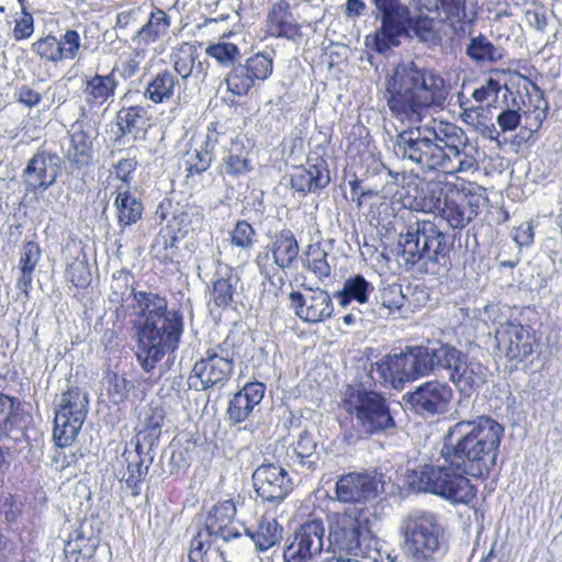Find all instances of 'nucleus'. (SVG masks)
Segmentation results:
<instances>
[{
  "mask_svg": "<svg viewBox=\"0 0 562 562\" xmlns=\"http://www.w3.org/2000/svg\"><path fill=\"white\" fill-rule=\"evenodd\" d=\"M387 105L392 114L411 126L393 143L394 155L423 170L457 175L479 169L477 148L469 147L464 131L453 123L430 117L431 105L447 97L445 80L414 61L400 64L386 82Z\"/></svg>",
  "mask_w": 562,
  "mask_h": 562,
  "instance_id": "1",
  "label": "nucleus"
},
{
  "mask_svg": "<svg viewBox=\"0 0 562 562\" xmlns=\"http://www.w3.org/2000/svg\"><path fill=\"white\" fill-rule=\"evenodd\" d=\"M504 427L490 416L461 419L448 428L438 464L413 470L408 482L453 504H469L476 488L467 477L487 476L496 464Z\"/></svg>",
  "mask_w": 562,
  "mask_h": 562,
  "instance_id": "2",
  "label": "nucleus"
},
{
  "mask_svg": "<svg viewBox=\"0 0 562 562\" xmlns=\"http://www.w3.org/2000/svg\"><path fill=\"white\" fill-rule=\"evenodd\" d=\"M440 371L447 372L462 394H470L482 386L487 376V369L481 362L447 344L435 348L407 347L401 353L389 355L378 361L371 374L379 383L401 390L407 382Z\"/></svg>",
  "mask_w": 562,
  "mask_h": 562,
  "instance_id": "3",
  "label": "nucleus"
},
{
  "mask_svg": "<svg viewBox=\"0 0 562 562\" xmlns=\"http://www.w3.org/2000/svg\"><path fill=\"white\" fill-rule=\"evenodd\" d=\"M397 257L405 269L422 263L445 265L449 248L447 235L430 221H417L406 226L397 239Z\"/></svg>",
  "mask_w": 562,
  "mask_h": 562,
  "instance_id": "4",
  "label": "nucleus"
},
{
  "mask_svg": "<svg viewBox=\"0 0 562 562\" xmlns=\"http://www.w3.org/2000/svg\"><path fill=\"white\" fill-rule=\"evenodd\" d=\"M137 334L136 357L149 372L167 352H173L183 331L182 316L177 312L150 322H135Z\"/></svg>",
  "mask_w": 562,
  "mask_h": 562,
  "instance_id": "5",
  "label": "nucleus"
},
{
  "mask_svg": "<svg viewBox=\"0 0 562 562\" xmlns=\"http://www.w3.org/2000/svg\"><path fill=\"white\" fill-rule=\"evenodd\" d=\"M400 531L403 536L404 553L422 561L430 559L439 551L445 529L437 514L415 509L402 519Z\"/></svg>",
  "mask_w": 562,
  "mask_h": 562,
  "instance_id": "6",
  "label": "nucleus"
},
{
  "mask_svg": "<svg viewBox=\"0 0 562 562\" xmlns=\"http://www.w3.org/2000/svg\"><path fill=\"white\" fill-rule=\"evenodd\" d=\"M417 11L413 24L414 35L423 43L436 44L439 40L436 23L454 26L467 16L464 0H412Z\"/></svg>",
  "mask_w": 562,
  "mask_h": 562,
  "instance_id": "7",
  "label": "nucleus"
},
{
  "mask_svg": "<svg viewBox=\"0 0 562 562\" xmlns=\"http://www.w3.org/2000/svg\"><path fill=\"white\" fill-rule=\"evenodd\" d=\"M344 407L366 434H379L395 427L385 400L376 392H351Z\"/></svg>",
  "mask_w": 562,
  "mask_h": 562,
  "instance_id": "8",
  "label": "nucleus"
},
{
  "mask_svg": "<svg viewBox=\"0 0 562 562\" xmlns=\"http://www.w3.org/2000/svg\"><path fill=\"white\" fill-rule=\"evenodd\" d=\"M328 540L335 550L358 555L371 538L369 518L356 508L334 513L328 520Z\"/></svg>",
  "mask_w": 562,
  "mask_h": 562,
  "instance_id": "9",
  "label": "nucleus"
},
{
  "mask_svg": "<svg viewBox=\"0 0 562 562\" xmlns=\"http://www.w3.org/2000/svg\"><path fill=\"white\" fill-rule=\"evenodd\" d=\"M130 273L121 271L120 278H115L112 284V302H120V308L124 313H130L132 316H136L135 322H150L156 321L170 314L167 310V302L165 297L154 292L135 291L130 289L128 279Z\"/></svg>",
  "mask_w": 562,
  "mask_h": 562,
  "instance_id": "10",
  "label": "nucleus"
},
{
  "mask_svg": "<svg viewBox=\"0 0 562 562\" xmlns=\"http://www.w3.org/2000/svg\"><path fill=\"white\" fill-rule=\"evenodd\" d=\"M88 405V394L77 386H70L61 393L54 419L57 446L67 447L76 439L86 420Z\"/></svg>",
  "mask_w": 562,
  "mask_h": 562,
  "instance_id": "11",
  "label": "nucleus"
},
{
  "mask_svg": "<svg viewBox=\"0 0 562 562\" xmlns=\"http://www.w3.org/2000/svg\"><path fill=\"white\" fill-rule=\"evenodd\" d=\"M233 370V351L224 345H214L194 363L188 385L196 391L223 386L231 379Z\"/></svg>",
  "mask_w": 562,
  "mask_h": 562,
  "instance_id": "12",
  "label": "nucleus"
},
{
  "mask_svg": "<svg viewBox=\"0 0 562 562\" xmlns=\"http://www.w3.org/2000/svg\"><path fill=\"white\" fill-rule=\"evenodd\" d=\"M381 12V27L375 33L374 44L379 53H385L393 46H398L401 38L412 36L415 18L409 16V10L398 0H373Z\"/></svg>",
  "mask_w": 562,
  "mask_h": 562,
  "instance_id": "13",
  "label": "nucleus"
},
{
  "mask_svg": "<svg viewBox=\"0 0 562 562\" xmlns=\"http://www.w3.org/2000/svg\"><path fill=\"white\" fill-rule=\"evenodd\" d=\"M325 524L311 516L299 525L293 540L283 552V562H314L323 551Z\"/></svg>",
  "mask_w": 562,
  "mask_h": 562,
  "instance_id": "14",
  "label": "nucleus"
},
{
  "mask_svg": "<svg viewBox=\"0 0 562 562\" xmlns=\"http://www.w3.org/2000/svg\"><path fill=\"white\" fill-rule=\"evenodd\" d=\"M300 252L299 243L289 229L274 235L269 250L258 252L255 262L260 274L268 281L278 274L279 270L290 269L296 261Z\"/></svg>",
  "mask_w": 562,
  "mask_h": 562,
  "instance_id": "15",
  "label": "nucleus"
},
{
  "mask_svg": "<svg viewBox=\"0 0 562 562\" xmlns=\"http://www.w3.org/2000/svg\"><path fill=\"white\" fill-rule=\"evenodd\" d=\"M452 397L453 391L448 383L431 380L406 393L403 400L415 414L434 417L448 412Z\"/></svg>",
  "mask_w": 562,
  "mask_h": 562,
  "instance_id": "16",
  "label": "nucleus"
},
{
  "mask_svg": "<svg viewBox=\"0 0 562 562\" xmlns=\"http://www.w3.org/2000/svg\"><path fill=\"white\" fill-rule=\"evenodd\" d=\"M61 172V159L49 151L36 153L27 162L22 173L25 189L34 194L45 192Z\"/></svg>",
  "mask_w": 562,
  "mask_h": 562,
  "instance_id": "17",
  "label": "nucleus"
},
{
  "mask_svg": "<svg viewBox=\"0 0 562 562\" xmlns=\"http://www.w3.org/2000/svg\"><path fill=\"white\" fill-rule=\"evenodd\" d=\"M289 299L291 308L304 323H322L329 318L334 312L331 296L327 291L319 288H310L304 292L292 291Z\"/></svg>",
  "mask_w": 562,
  "mask_h": 562,
  "instance_id": "18",
  "label": "nucleus"
},
{
  "mask_svg": "<svg viewBox=\"0 0 562 562\" xmlns=\"http://www.w3.org/2000/svg\"><path fill=\"white\" fill-rule=\"evenodd\" d=\"M381 482L373 472H350L340 475L335 485L336 499L340 503H361L375 498Z\"/></svg>",
  "mask_w": 562,
  "mask_h": 562,
  "instance_id": "19",
  "label": "nucleus"
},
{
  "mask_svg": "<svg viewBox=\"0 0 562 562\" xmlns=\"http://www.w3.org/2000/svg\"><path fill=\"white\" fill-rule=\"evenodd\" d=\"M438 214L448 222L452 228H463L472 220H474L480 212L481 198L475 194H467L453 186L449 189Z\"/></svg>",
  "mask_w": 562,
  "mask_h": 562,
  "instance_id": "20",
  "label": "nucleus"
},
{
  "mask_svg": "<svg viewBox=\"0 0 562 562\" xmlns=\"http://www.w3.org/2000/svg\"><path fill=\"white\" fill-rule=\"evenodd\" d=\"M254 487L265 502H280L292 490L286 471L277 464L259 465L252 473Z\"/></svg>",
  "mask_w": 562,
  "mask_h": 562,
  "instance_id": "21",
  "label": "nucleus"
},
{
  "mask_svg": "<svg viewBox=\"0 0 562 562\" xmlns=\"http://www.w3.org/2000/svg\"><path fill=\"white\" fill-rule=\"evenodd\" d=\"M142 449L143 445L139 440H136L133 449L127 447L124 448L123 452L116 458L113 465L115 475L121 481L125 482L126 486L132 491L133 496H138L140 494V484L148 472L149 464L151 463V459H149L148 464L144 467L145 460Z\"/></svg>",
  "mask_w": 562,
  "mask_h": 562,
  "instance_id": "22",
  "label": "nucleus"
},
{
  "mask_svg": "<svg viewBox=\"0 0 562 562\" xmlns=\"http://www.w3.org/2000/svg\"><path fill=\"white\" fill-rule=\"evenodd\" d=\"M497 348L509 360L522 361L533 352L535 337L530 328L508 323L496 334Z\"/></svg>",
  "mask_w": 562,
  "mask_h": 562,
  "instance_id": "23",
  "label": "nucleus"
},
{
  "mask_svg": "<svg viewBox=\"0 0 562 562\" xmlns=\"http://www.w3.org/2000/svg\"><path fill=\"white\" fill-rule=\"evenodd\" d=\"M266 386L261 382L246 383L229 401L226 417L231 425L245 422L258 406L265 395Z\"/></svg>",
  "mask_w": 562,
  "mask_h": 562,
  "instance_id": "24",
  "label": "nucleus"
},
{
  "mask_svg": "<svg viewBox=\"0 0 562 562\" xmlns=\"http://www.w3.org/2000/svg\"><path fill=\"white\" fill-rule=\"evenodd\" d=\"M453 186L441 180H429L418 184L414 189L415 194L407 196L408 207L425 213H437Z\"/></svg>",
  "mask_w": 562,
  "mask_h": 562,
  "instance_id": "25",
  "label": "nucleus"
},
{
  "mask_svg": "<svg viewBox=\"0 0 562 562\" xmlns=\"http://www.w3.org/2000/svg\"><path fill=\"white\" fill-rule=\"evenodd\" d=\"M116 87L117 81L113 72L86 76L82 82V94L89 111L97 112L101 106L113 100Z\"/></svg>",
  "mask_w": 562,
  "mask_h": 562,
  "instance_id": "26",
  "label": "nucleus"
},
{
  "mask_svg": "<svg viewBox=\"0 0 562 562\" xmlns=\"http://www.w3.org/2000/svg\"><path fill=\"white\" fill-rule=\"evenodd\" d=\"M94 138L95 132L92 128L86 130L79 122L72 124L70 144L66 150L67 160L77 168L89 165Z\"/></svg>",
  "mask_w": 562,
  "mask_h": 562,
  "instance_id": "27",
  "label": "nucleus"
},
{
  "mask_svg": "<svg viewBox=\"0 0 562 562\" xmlns=\"http://www.w3.org/2000/svg\"><path fill=\"white\" fill-rule=\"evenodd\" d=\"M112 194H115L114 206L120 227L123 229L136 224L142 218L144 207L140 200L131 191V184L123 182Z\"/></svg>",
  "mask_w": 562,
  "mask_h": 562,
  "instance_id": "28",
  "label": "nucleus"
},
{
  "mask_svg": "<svg viewBox=\"0 0 562 562\" xmlns=\"http://www.w3.org/2000/svg\"><path fill=\"white\" fill-rule=\"evenodd\" d=\"M316 449L315 435L308 430H303L293 445V453L290 456L291 465L302 473L313 472L319 460Z\"/></svg>",
  "mask_w": 562,
  "mask_h": 562,
  "instance_id": "29",
  "label": "nucleus"
},
{
  "mask_svg": "<svg viewBox=\"0 0 562 562\" xmlns=\"http://www.w3.org/2000/svg\"><path fill=\"white\" fill-rule=\"evenodd\" d=\"M99 540L92 533L88 535L83 526L69 535L64 551L66 562H94L93 557Z\"/></svg>",
  "mask_w": 562,
  "mask_h": 562,
  "instance_id": "30",
  "label": "nucleus"
},
{
  "mask_svg": "<svg viewBox=\"0 0 562 562\" xmlns=\"http://www.w3.org/2000/svg\"><path fill=\"white\" fill-rule=\"evenodd\" d=\"M171 24L170 16L162 9L151 4V10L147 15V21L133 36L134 41L145 45L157 42L167 35Z\"/></svg>",
  "mask_w": 562,
  "mask_h": 562,
  "instance_id": "31",
  "label": "nucleus"
},
{
  "mask_svg": "<svg viewBox=\"0 0 562 562\" xmlns=\"http://www.w3.org/2000/svg\"><path fill=\"white\" fill-rule=\"evenodd\" d=\"M329 171L324 166L311 165L308 168L297 169L291 177L292 188L305 195L308 192L325 188L329 183Z\"/></svg>",
  "mask_w": 562,
  "mask_h": 562,
  "instance_id": "32",
  "label": "nucleus"
},
{
  "mask_svg": "<svg viewBox=\"0 0 562 562\" xmlns=\"http://www.w3.org/2000/svg\"><path fill=\"white\" fill-rule=\"evenodd\" d=\"M199 49L195 45L183 42L172 49L170 59L176 72L183 79H188L194 72L204 75L205 69L202 61H196Z\"/></svg>",
  "mask_w": 562,
  "mask_h": 562,
  "instance_id": "33",
  "label": "nucleus"
},
{
  "mask_svg": "<svg viewBox=\"0 0 562 562\" xmlns=\"http://www.w3.org/2000/svg\"><path fill=\"white\" fill-rule=\"evenodd\" d=\"M117 126L123 135L144 138L149 126L148 111L140 105L123 108L117 112Z\"/></svg>",
  "mask_w": 562,
  "mask_h": 562,
  "instance_id": "34",
  "label": "nucleus"
},
{
  "mask_svg": "<svg viewBox=\"0 0 562 562\" xmlns=\"http://www.w3.org/2000/svg\"><path fill=\"white\" fill-rule=\"evenodd\" d=\"M269 32L277 37L294 38L300 33V26L290 11L286 2L273 5L268 16Z\"/></svg>",
  "mask_w": 562,
  "mask_h": 562,
  "instance_id": "35",
  "label": "nucleus"
},
{
  "mask_svg": "<svg viewBox=\"0 0 562 562\" xmlns=\"http://www.w3.org/2000/svg\"><path fill=\"white\" fill-rule=\"evenodd\" d=\"M405 303V295L402 292V285L392 283L383 286L380 297L376 300L373 308L370 311L374 319H387L395 312H398Z\"/></svg>",
  "mask_w": 562,
  "mask_h": 562,
  "instance_id": "36",
  "label": "nucleus"
},
{
  "mask_svg": "<svg viewBox=\"0 0 562 562\" xmlns=\"http://www.w3.org/2000/svg\"><path fill=\"white\" fill-rule=\"evenodd\" d=\"M373 291L372 284L362 276L355 274L345 280L344 286L336 293L340 306L346 307L351 301L363 305Z\"/></svg>",
  "mask_w": 562,
  "mask_h": 562,
  "instance_id": "37",
  "label": "nucleus"
},
{
  "mask_svg": "<svg viewBox=\"0 0 562 562\" xmlns=\"http://www.w3.org/2000/svg\"><path fill=\"white\" fill-rule=\"evenodd\" d=\"M283 528L274 518L262 517L256 530L246 529L249 538L255 542L258 551H266L282 539Z\"/></svg>",
  "mask_w": 562,
  "mask_h": 562,
  "instance_id": "38",
  "label": "nucleus"
},
{
  "mask_svg": "<svg viewBox=\"0 0 562 562\" xmlns=\"http://www.w3.org/2000/svg\"><path fill=\"white\" fill-rule=\"evenodd\" d=\"M504 49L480 34L470 40L467 55L479 65L494 64L503 58Z\"/></svg>",
  "mask_w": 562,
  "mask_h": 562,
  "instance_id": "39",
  "label": "nucleus"
},
{
  "mask_svg": "<svg viewBox=\"0 0 562 562\" xmlns=\"http://www.w3.org/2000/svg\"><path fill=\"white\" fill-rule=\"evenodd\" d=\"M177 83V78L170 71H159L147 83L144 95L154 103L166 102L172 98Z\"/></svg>",
  "mask_w": 562,
  "mask_h": 562,
  "instance_id": "40",
  "label": "nucleus"
},
{
  "mask_svg": "<svg viewBox=\"0 0 562 562\" xmlns=\"http://www.w3.org/2000/svg\"><path fill=\"white\" fill-rule=\"evenodd\" d=\"M162 420L164 414L161 409H146L137 430L136 440H139L140 443L145 441L151 448L160 437Z\"/></svg>",
  "mask_w": 562,
  "mask_h": 562,
  "instance_id": "41",
  "label": "nucleus"
},
{
  "mask_svg": "<svg viewBox=\"0 0 562 562\" xmlns=\"http://www.w3.org/2000/svg\"><path fill=\"white\" fill-rule=\"evenodd\" d=\"M224 170L231 176L246 175L252 170L251 160L248 158V151L238 139L232 140L228 154L224 158Z\"/></svg>",
  "mask_w": 562,
  "mask_h": 562,
  "instance_id": "42",
  "label": "nucleus"
},
{
  "mask_svg": "<svg viewBox=\"0 0 562 562\" xmlns=\"http://www.w3.org/2000/svg\"><path fill=\"white\" fill-rule=\"evenodd\" d=\"M255 81L245 64L234 66L225 78L228 91L236 95H246L254 87Z\"/></svg>",
  "mask_w": 562,
  "mask_h": 562,
  "instance_id": "43",
  "label": "nucleus"
},
{
  "mask_svg": "<svg viewBox=\"0 0 562 562\" xmlns=\"http://www.w3.org/2000/svg\"><path fill=\"white\" fill-rule=\"evenodd\" d=\"M236 515V507L233 501L225 499L215 504L210 510L205 527L207 530H214L216 526L229 525Z\"/></svg>",
  "mask_w": 562,
  "mask_h": 562,
  "instance_id": "44",
  "label": "nucleus"
},
{
  "mask_svg": "<svg viewBox=\"0 0 562 562\" xmlns=\"http://www.w3.org/2000/svg\"><path fill=\"white\" fill-rule=\"evenodd\" d=\"M206 54L222 66H232L241 57L237 45L229 42H218L207 46Z\"/></svg>",
  "mask_w": 562,
  "mask_h": 562,
  "instance_id": "45",
  "label": "nucleus"
},
{
  "mask_svg": "<svg viewBox=\"0 0 562 562\" xmlns=\"http://www.w3.org/2000/svg\"><path fill=\"white\" fill-rule=\"evenodd\" d=\"M15 400L0 393V440L8 436L19 419L15 411Z\"/></svg>",
  "mask_w": 562,
  "mask_h": 562,
  "instance_id": "46",
  "label": "nucleus"
},
{
  "mask_svg": "<svg viewBox=\"0 0 562 562\" xmlns=\"http://www.w3.org/2000/svg\"><path fill=\"white\" fill-rule=\"evenodd\" d=\"M305 266L318 279L330 276V266L327 262V254L319 246H310L306 252Z\"/></svg>",
  "mask_w": 562,
  "mask_h": 562,
  "instance_id": "47",
  "label": "nucleus"
},
{
  "mask_svg": "<svg viewBox=\"0 0 562 562\" xmlns=\"http://www.w3.org/2000/svg\"><path fill=\"white\" fill-rule=\"evenodd\" d=\"M245 66L255 80H266L272 74L273 57L268 54L258 53L249 57Z\"/></svg>",
  "mask_w": 562,
  "mask_h": 562,
  "instance_id": "48",
  "label": "nucleus"
},
{
  "mask_svg": "<svg viewBox=\"0 0 562 562\" xmlns=\"http://www.w3.org/2000/svg\"><path fill=\"white\" fill-rule=\"evenodd\" d=\"M108 395L112 403L120 404L124 402L130 392L128 382L124 376L115 372H108L105 375Z\"/></svg>",
  "mask_w": 562,
  "mask_h": 562,
  "instance_id": "49",
  "label": "nucleus"
},
{
  "mask_svg": "<svg viewBox=\"0 0 562 562\" xmlns=\"http://www.w3.org/2000/svg\"><path fill=\"white\" fill-rule=\"evenodd\" d=\"M256 232L246 221H238L231 233V241L234 246L249 250L255 245Z\"/></svg>",
  "mask_w": 562,
  "mask_h": 562,
  "instance_id": "50",
  "label": "nucleus"
},
{
  "mask_svg": "<svg viewBox=\"0 0 562 562\" xmlns=\"http://www.w3.org/2000/svg\"><path fill=\"white\" fill-rule=\"evenodd\" d=\"M136 166L137 161L134 158L120 159L114 166V171L109 177L108 187L116 190V187H121L123 182L130 184V176Z\"/></svg>",
  "mask_w": 562,
  "mask_h": 562,
  "instance_id": "51",
  "label": "nucleus"
},
{
  "mask_svg": "<svg viewBox=\"0 0 562 562\" xmlns=\"http://www.w3.org/2000/svg\"><path fill=\"white\" fill-rule=\"evenodd\" d=\"M33 50L42 58L48 61L57 63L61 60V53L58 40L55 36L40 38L32 45Z\"/></svg>",
  "mask_w": 562,
  "mask_h": 562,
  "instance_id": "52",
  "label": "nucleus"
},
{
  "mask_svg": "<svg viewBox=\"0 0 562 562\" xmlns=\"http://www.w3.org/2000/svg\"><path fill=\"white\" fill-rule=\"evenodd\" d=\"M233 278H218L213 283L212 297L218 307L231 304L234 295Z\"/></svg>",
  "mask_w": 562,
  "mask_h": 562,
  "instance_id": "53",
  "label": "nucleus"
},
{
  "mask_svg": "<svg viewBox=\"0 0 562 562\" xmlns=\"http://www.w3.org/2000/svg\"><path fill=\"white\" fill-rule=\"evenodd\" d=\"M212 159V155L204 153L201 149H194L193 151L187 153L184 164L188 175H200L207 170Z\"/></svg>",
  "mask_w": 562,
  "mask_h": 562,
  "instance_id": "54",
  "label": "nucleus"
},
{
  "mask_svg": "<svg viewBox=\"0 0 562 562\" xmlns=\"http://www.w3.org/2000/svg\"><path fill=\"white\" fill-rule=\"evenodd\" d=\"M212 533L205 527L191 540L188 560L199 562L211 547Z\"/></svg>",
  "mask_w": 562,
  "mask_h": 562,
  "instance_id": "55",
  "label": "nucleus"
},
{
  "mask_svg": "<svg viewBox=\"0 0 562 562\" xmlns=\"http://www.w3.org/2000/svg\"><path fill=\"white\" fill-rule=\"evenodd\" d=\"M176 240V236L160 233L156 237L155 243L151 246V251L154 252V256L161 261L171 260L175 255Z\"/></svg>",
  "mask_w": 562,
  "mask_h": 562,
  "instance_id": "56",
  "label": "nucleus"
},
{
  "mask_svg": "<svg viewBox=\"0 0 562 562\" xmlns=\"http://www.w3.org/2000/svg\"><path fill=\"white\" fill-rule=\"evenodd\" d=\"M61 53V59H74L77 57L80 48V36L75 30H68L58 40Z\"/></svg>",
  "mask_w": 562,
  "mask_h": 562,
  "instance_id": "57",
  "label": "nucleus"
},
{
  "mask_svg": "<svg viewBox=\"0 0 562 562\" xmlns=\"http://www.w3.org/2000/svg\"><path fill=\"white\" fill-rule=\"evenodd\" d=\"M496 122L503 133L514 132L522 124V116L519 110L506 108L498 113Z\"/></svg>",
  "mask_w": 562,
  "mask_h": 562,
  "instance_id": "58",
  "label": "nucleus"
},
{
  "mask_svg": "<svg viewBox=\"0 0 562 562\" xmlns=\"http://www.w3.org/2000/svg\"><path fill=\"white\" fill-rule=\"evenodd\" d=\"M41 257V249L36 243L29 241L23 245L19 262L20 270L34 271Z\"/></svg>",
  "mask_w": 562,
  "mask_h": 562,
  "instance_id": "59",
  "label": "nucleus"
},
{
  "mask_svg": "<svg viewBox=\"0 0 562 562\" xmlns=\"http://www.w3.org/2000/svg\"><path fill=\"white\" fill-rule=\"evenodd\" d=\"M541 103H543V106L538 104L532 111L528 110L521 114V125L529 132H537L547 117V103L543 100Z\"/></svg>",
  "mask_w": 562,
  "mask_h": 562,
  "instance_id": "60",
  "label": "nucleus"
},
{
  "mask_svg": "<svg viewBox=\"0 0 562 562\" xmlns=\"http://www.w3.org/2000/svg\"><path fill=\"white\" fill-rule=\"evenodd\" d=\"M145 18L142 7H133L116 15V27L128 29L137 26Z\"/></svg>",
  "mask_w": 562,
  "mask_h": 562,
  "instance_id": "61",
  "label": "nucleus"
},
{
  "mask_svg": "<svg viewBox=\"0 0 562 562\" xmlns=\"http://www.w3.org/2000/svg\"><path fill=\"white\" fill-rule=\"evenodd\" d=\"M67 277L77 288H83L90 282V273L83 261H75L67 269Z\"/></svg>",
  "mask_w": 562,
  "mask_h": 562,
  "instance_id": "62",
  "label": "nucleus"
},
{
  "mask_svg": "<svg viewBox=\"0 0 562 562\" xmlns=\"http://www.w3.org/2000/svg\"><path fill=\"white\" fill-rule=\"evenodd\" d=\"M512 237L519 248L529 247L533 243L535 231L531 222H525L521 225L514 227Z\"/></svg>",
  "mask_w": 562,
  "mask_h": 562,
  "instance_id": "63",
  "label": "nucleus"
},
{
  "mask_svg": "<svg viewBox=\"0 0 562 562\" xmlns=\"http://www.w3.org/2000/svg\"><path fill=\"white\" fill-rule=\"evenodd\" d=\"M33 31V16L30 13L23 11L22 15L15 20V26L13 29L14 38L18 41L27 38L32 35Z\"/></svg>",
  "mask_w": 562,
  "mask_h": 562,
  "instance_id": "64",
  "label": "nucleus"
}]
</instances>
